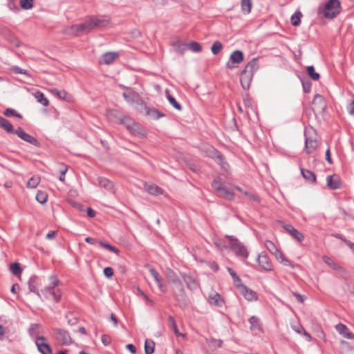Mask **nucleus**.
<instances>
[{"label":"nucleus","instance_id":"37998d69","mask_svg":"<svg viewBox=\"0 0 354 354\" xmlns=\"http://www.w3.org/2000/svg\"><path fill=\"white\" fill-rule=\"evenodd\" d=\"M209 150V153L208 154L209 156L212 157V158L216 159V160H219L221 161L223 160V156L219 153V151H218L213 147H210Z\"/></svg>","mask_w":354,"mask_h":354},{"label":"nucleus","instance_id":"58836bf2","mask_svg":"<svg viewBox=\"0 0 354 354\" xmlns=\"http://www.w3.org/2000/svg\"><path fill=\"white\" fill-rule=\"evenodd\" d=\"M189 48L194 53H198L202 50V46L201 44L196 41H192L187 44V49Z\"/></svg>","mask_w":354,"mask_h":354},{"label":"nucleus","instance_id":"09e8293b","mask_svg":"<svg viewBox=\"0 0 354 354\" xmlns=\"http://www.w3.org/2000/svg\"><path fill=\"white\" fill-rule=\"evenodd\" d=\"M20 6L23 9L29 10L33 6V0H20Z\"/></svg>","mask_w":354,"mask_h":354},{"label":"nucleus","instance_id":"13d9d810","mask_svg":"<svg viewBox=\"0 0 354 354\" xmlns=\"http://www.w3.org/2000/svg\"><path fill=\"white\" fill-rule=\"evenodd\" d=\"M68 171V167L66 165H62V168L60 170L59 180L64 181L65 178V174Z\"/></svg>","mask_w":354,"mask_h":354},{"label":"nucleus","instance_id":"69168bd1","mask_svg":"<svg viewBox=\"0 0 354 354\" xmlns=\"http://www.w3.org/2000/svg\"><path fill=\"white\" fill-rule=\"evenodd\" d=\"M234 283L235 286L240 290V286H245V285L241 283V280L239 277H237L234 279Z\"/></svg>","mask_w":354,"mask_h":354},{"label":"nucleus","instance_id":"f8f14e48","mask_svg":"<svg viewBox=\"0 0 354 354\" xmlns=\"http://www.w3.org/2000/svg\"><path fill=\"white\" fill-rule=\"evenodd\" d=\"M46 338L44 336H39L36 339V345L39 351L41 354H51L52 349L48 344L45 342Z\"/></svg>","mask_w":354,"mask_h":354},{"label":"nucleus","instance_id":"3c124183","mask_svg":"<svg viewBox=\"0 0 354 354\" xmlns=\"http://www.w3.org/2000/svg\"><path fill=\"white\" fill-rule=\"evenodd\" d=\"M4 115L7 117L15 116L18 118H21V115L17 113V111L12 109H7L4 111Z\"/></svg>","mask_w":354,"mask_h":354},{"label":"nucleus","instance_id":"c756f323","mask_svg":"<svg viewBox=\"0 0 354 354\" xmlns=\"http://www.w3.org/2000/svg\"><path fill=\"white\" fill-rule=\"evenodd\" d=\"M183 277L188 288H189L190 290L196 289L197 283L193 277L186 274L183 275Z\"/></svg>","mask_w":354,"mask_h":354},{"label":"nucleus","instance_id":"bf43d9fd","mask_svg":"<svg viewBox=\"0 0 354 354\" xmlns=\"http://www.w3.org/2000/svg\"><path fill=\"white\" fill-rule=\"evenodd\" d=\"M216 162L218 165H221V167L225 170L227 171L229 169L228 164L224 160V158L223 157V160H216Z\"/></svg>","mask_w":354,"mask_h":354},{"label":"nucleus","instance_id":"5701e85b","mask_svg":"<svg viewBox=\"0 0 354 354\" xmlns=\"http://www.w3.org/2000/svg\"><path fill=\"white\" fill-rule=\"evenodd\" d=\"M116 57L117 54L114 53H106L100 58V63L110 64L115 59Z\"/></svg>","mask_w":354,"mask_h":354},{"label":"nucleus","instance_id":"393cba45","mask_svg":"<svg viewBox=\"0 0 354 354\" xmlns=\"http://www.w3.org/2000/svg\"><path fill=\"white\" fill-rule=\"evenodd\" d=\"M98 183L101 187H104L105 189L108 191H112L113 189L114 185L113 182H111V180H108L106 178H98Z\"/></svg>","mask_w":354,"mask_h":354},{"label":"nucleus","instance_id":"f3484780","mask_svg":"<svg viewBox=\"0 0 354 354\" xmlns=\"http://www.w3.org/2000/svg\"><path fill=\"white\" fill-rule=\"evenodd\" d=\"M239 292L248 301H252L257 299V293L245 286H240Z\"/></svg>","mask_w":354,"mask_h":354},{"label":"nucleus","instance_id":"a211bd4d","mask_svg":"<svg viewBox=\"0 0 354 354\" xmlns=\"http://www.w3.org/2000/svg\"><path fill=\"white\" fill-rule=\"evenodd\" d=\"M285 230L293 238H295L296 240H297L299 242H301L304 239V236L302 233H301L299 231H298L297 229H295L292 225H285L283 226Z\"/></svg>","mask_w":354,"mask_h":354},{"label":"nucleus","instance_id":"a18cd8bd","mask_svg":"<svg viewBox=\"0 0 354 354\" xmlns=\"http://www.w3.org/2000/svg\"><path fill=\"white\" fill-rule=\"evenodd\" d=\"M98 243L100 246H102V248L109 250V251H111L114 253H115L116 254H119V250L118 248H116L114 246H112L111 245H109V243H104L101 241H98Z\"/></svg>","mask_w":354,"mask_h":354},{"label":"nucleus","instance_id":"1a4fd4ad","mask_svg":"<svg viewBox=\"0 0 354 354\" xmlns=\"http://www.w3.org/2000/svg\"><path fill=\"white\" fill-rule=\"evenodd\" d=\"M243 60V54L240 50L234 51L230 57V60L226 64V67L229 69L235 68L234 64H240Z\"/></svg>","mask_w":354,"mask_h":354},{"label":"nucleus","instance_id":"774afa93","mask_svg":"<svg viewBox=\"0 0 354 354\" xmlns=\"http://www.w3.org/2000/svg\"><path fill=\"white\" fill-rule=\"evenodd\" d=\"M126 348L132 353L136 354V348L131 344H128L126 346Z\"/></svg>","mask_w":354,"mask_h":354},{"label":"nucleus","instance_id":"79ce46f5","mask_svg":"<svg viewBox=\"0 0 354 354\" xmlns=\"http://www.w3.org/2000/svg\"><path fill=\"white\" fill-rule=\"evenodd\" d=\"M168 320L169 325L171 328L173 329L175 334L177 336H183V335L178 331L174 318L171 316H169L168 317Z\"/></svg>","mask_w":354,"mask_h":354},{"label":"nucleus","instance_id":"de8ad7c7","mask_svg":"<svg viewBox=\"0 0 354 354\" xmlns=\"http://www.w3.org/2000/svg\"><path fill=\"white\" fill-rule=\"evenodd\" d=\"M10 270L11 272L15 275L20 274L21 269L19 263H13L10 266Z\"/></svg>","mask_w":354,"mask_h":354},{"label":"nucleus","instance_id":"9d476101","mask_svg":"<svg viewBox=\"0 0 354 354\" xmlns=\"http://www.w3.org/2000/svg\"><path fill=\"white\" fill-rule=\"evenodd\" d=\"M55 338L62 344H70L72 343V338L67 331L61 328L55 330Z\"/></svg>","mask_w":354,"mask_h":354},{"label":"nucleus","instance_id":"0e129e2a","mask_svg":"<svg viewBox=\"0 0 354 354\" xmlns=\"http://www.w3.org/2000/svg\"><path fill=\"white\" fill-rule=\"evenodd\" d=\"M275 258L279 261V263H282L283 261V259H286V257H284V255L280 252L279 251L275 255H274Z\"/></svg>","mask_w":354,"mask_h":354},{"label":"nucleus","instance_id":"603ef678","mask_svg":"<svg viewBox=\"0 0 354 354\" xmlns=\"http://www.w3.org/2000/svg\"><path fill=\"white\" fill-rule=\"evenodd\" d=\"M336 329L342 335H344L345 333L348 330V328L347 327L342 324H338L337 326H336Z\"/></svg>","mask_w":354,"mask_h":354},{"label":"nucleus","instance_id":"aec40b11","mask_svg":"<svg viewBox=\"0 0 354 354\" xmlns=\"http://www.w3.org/2000/svg\"><path fill=\"white\" fill-rule=\"evenodd\" d=\"M208 301L211 305H214L215 306H222L223 304V301L221 299V295L217 292H212L208 296Z\"/></svg>","mask_w":354,"mask_h":354},{"label":"nucleus","instance_id":"20e7f679","mask_svg":"<svg viewBox=\"0 0 354 354\" xmlns=\"http://www.w3.org/2000/svg\"><path fill=\"white\" fill-rule=\"evenodd\" d=\"M340 12V2L338 0H329L324 6L318 8L317 14L327 19L335 17Z\"/></svg>","mask_w":354,"mask_h":354},{"label":"nucleus","instance_id":"c85d7f7f","mask_svg":"<svg viewBox=\"0 0 354 354\" xmlns=\"http://www.w3.org/2000/svg\"><path fill=\"white\" fill-rule=\"evenodd\" d=\"M0 127L5 129L8 133H14L13 127L8 120L0 116Z\"/></svg>","mask_w":354,"mask_h":354},{"label":"nucleus","instance_id":"7c9ffc66","mask_svg":"<svg viewBox=\"0 0 354 354\" xmlns=\"http://www.w3.org/2000/svg\"><path fill=\"white\" fill-rule=\"evenodd\" d=\"M241 10L245 14H249L251 12L252 3L251 0H241Z\"/></svg>","mask_w":354,"mask_h":354},{"label":"nucleus","instance_id":"b1692460","mask_svg":"<svg viewBox=\"0 0 354 354\" xmlns=\"http://www.w3.org/2000/svg\"><path fill=\"white\" fill-rule=\"evenodd\" d=\"M145 187L146 191L151 195H160L163 194L162 189L154 184H146Z\"/></svg>","mask_w":354,"mask_h":354},{"label":"nucleus","instance_id":"338daca9","mask_svg":"<svg viewBox=\"0 0 354 354\" xmlns=\"http://www.w3.org/2000/svg\"><path fill=\"white\" fill-rule=\"evenodd\" d=\"M57 235V231H50L47 234H46V239H53L55 238Z\"/></svg>","mask_w":354,"mask_h":354},{"label":"nucleus","instance_id":"2eb2a0df","mask_svg":"<svg viewBox=\"0 0 354 354\" xmlns=\"http://www.w3.org/2000/svg\"><path fill=\"white\" fill-rule=\"evenodd\" d=\"M149 272L153 277L154 281L157 283L160 291L165 292L167 290L166 286L163 283L162 277L159 274V273L152 267L149 268Z\"/></svg>","mask_w":354,"mask_h":354},{"label":"nucleus","instance_id":"864d4df0","mask_svg":"<svg viewBox=\"0 0 354 354\" xmlns=\"http://www.w3.org/2000/svg\"><path fill=\"white\" fill-rule=\"evenodd\" d=\"M209 343L214 348H219L222 346L223 341L221 339H209Z\"/></svg>","mask_w":354,"mask_h":354},{"label":"nucleus","instance_id":"a878e982","mask_svg":"<svg viewBox=\"0 0 354 354\" xmlns=\"http://www.w3.org/2000/svg\"><path fill=\"white\" fill-rule=\"evenodd\" d=\"M248 321L250 324V328L251 330H261V322L257 317L252 316Z\"/></svg>","mask_w":354,"mask_h":354},{"label":"nucleus","instance_id":"cd10ccee","mask_svg":"<svg viewBox=\"0 0 354 354\" xmlns=\"http://www.w3.org/2000/svg\"><path fill=\"white\" fill-rule=\"evenodd\" d=\"M301 173L303 176V177L309 182L315 183L316 180V176L315 174L311 171L310 170L304 169L303 168H301Z\"/></svg>","mask_w":354,"mask_h":354},{"label":"nucleus","instance_id":"6e6552de","mask_svg":"<svg viewBox=\"0 0 354 354\" xmlns=\"http://www.w3.org/2000/svg\"><path fill=\"white\" fill-rule=\"evenodd\" d=\"M41 285V280L37 276H32L28 281V288L30 291L35 293L39 298L42 299L41 295V290H39V286Z\"/></svg>","mask_w":354,"mask_h":354},{"label":"nucleus","instance_id":"680f3d73","mask_svg":"<svg viewBox=\"0 0 354 354\" xmlns=\"http://www.w3.org/2000/svg\"><path fill=\"white\" fill-rule=\"evenodd\" d=\"M347 111L349 114L354 115V101H351L347 106Z\"/></svg>","mask_w":354,"mask_h":354},{"label":"nucleus","instance_id":"412c9836","mask_svg":"<svg viewBox=\"0 0 354 354\" xmlns=\"http://www.w3.org/2000/svg\"><path fill=\"white\" fill-rule=\"evenodd\" d=\"M174 295L178 300H183L185 297V292L181 281L179 284H175L174 286Z\"/></svg>","mask_w":354,"mask_h":354},{"label":"nucleus","instance_id":"473e14b6","mask_svg":"<svg viewBox=\"0 0 354 354\" xmlns=\"http://www.w3.org/2000/svg\"><path fill=\"white\" fill-rule=\"evenodd\" d=\"M172 46L175 51L180 54H183L187 50V44H183L180 41L174 42Z\"/></svg>","mask_w":354,"mask_h":354},{"label":"nucleus","instance_id":"49530a36","mask_svg":"<svg viewBox=\"0 0 354 354\" xmlns=\"http://www.w3.org/2000/svg\"><path fill=\"white\" fill-rule=\"evenodd\" d=\"M307 72L310 78L313 80H318L319 78V73L315 71V68L313 66H309L307 67Z\"/></svg>","mask_w":354,"mask_h":354},{"label":"nucleus","instance_id":"4be33fe9","mask_svg":"<svg viewBox=\"0 0 354 354\" xmlns=\"http://www.w3.org/2000/svg\"><path fill=\"white\" fill-rule=\"evenodd\" d=\"M165 275L169 282L171 283L174 286L179 284V282L181 281L176 274L170 268H167Z\"/></svg>","mask_w":354,"mask_h":354},{"label":"nucleus","instance_id":"f257e3e1","mask_svg":"<svg viewBox=\"0 0 354 354\" xmlns=\"http://www.w3.org/2000/svg\"><path fill=\"white\" fill-rule=\"evenodd\" d=\"M111 18L107 15H95L88 17L84 23L74 25L71 28L79 34L90 32L93 30H103L109 27Z\"/></svg>","mask_w":354,"mask_h":354},{"label":"nucleus","instance_id":"39448f33","mask_svg":"<svg viewBox=\"0 0 354 354\" xmlns=\"http://www.w3.org/2000/svg\"><path fill=\"white\" fill-rule=\"evenodd\" d=\"M225 238L229 239V248L234 252L236 257L243 259L248 258L249 255L248 251L242 243L232 236L226 235Z\"/></svg>","mask_w":354,"mask_h":354},{"label":"nucleus","instance_id":"6ab92c4d","mask_svg":"<svg viewBox=\"0 0 354 354\" xmlns=\"http://www.w3.org/2000/svg\"><path fill=\"white\" fill-rule=\"evenodd\" d=\"M49 91L59 99L64 100L68 102L73 101V96L64 90L59 91L56 88H52L49 90Z\"/></svg>","mask_w":354,"mask_h":354},{"label":"nucleus","instance_id":"5fc2aeb1","mask_svg":"<svg viewBox=\"0 0 354 354\" xmlns=\"http://www.w3.org/2000/svg\"><path fill=\"white\" fill-rule=\"evenodd\" d=\"M104 274L106 277L110 278L113 275V270L111 267H106L104 269Z\"/></svg>","mask_w":354,"mask_h":354},{"label":"nucleus","instance_id":"4c0bfd02","mask_svg":"<svg viewBox=\"0 0 354 354\" xmlns=\"http://www.w3.org/2000/svg\"><path fill=\"white\" fill-rule=\"evenodd\" d=\"M266 248L270 251V252L274 256L279 251L277 246L271 241L267 240L265 241Z\"/></svg>","mask_w":354,"mask_h":354},{"label":"nucleus","instance_id":"e433bc0d","mask_svg":"<svg viewBox=\"0 0 354 354\" xmlns=\"http://www.w3.org/2000/svg\"><path fill=\"white\" fill-rule=\"evenodd\" d=\"M302 14L300 11L295 12L291 17V24L294 26H298L301 23Z\"/></svg>","mask_w":354,"mask_h":354},{"label":"nucleus","instance_id":"9b49d317","mask_svg":"<svg viewBox=\"0 0 354 354\" xmlns=\"http://www.w3.org/2000/svg\"><path fill=\"white\" fill-rule=\"evenodd\" d=\"M257 260L262 270H266V271L272 270L273 266H272L268 256L266 253H264V252L261 253L258 256Z\"/></svg>","mask_w":354,"mask_h":354},{"label":"nucleus","instance_id":"f03ea898","mask_svg":"<svg viewBox=\"0 0 354 354\" xmlns=\"http://www.w3.org/2000/svg\"><path fill=\"white\" fill-rule=\"evenodd\" d=\"M59 281L55 276H50L48 278V283L41 289V300L53 299L55 302H59L61 299V292L57 286Z\"/></svg>","mask_w":354,"mask_h":354},{"label":"nucleus","instance_id":"052dcab7","mask_svg":"<svg viewBox=\"0 0 354 354\" xmlns=\"http://www.w3.org/2000/svg\"><path fill=\"white\" fill-rule=\"evenodd\" d=\"M216 162L218 165H221V167L225 170L227 171L229 169L228 164L224 160V158L223 157V160H216Z\"/></svg>","mask_w":354,"mask_h":354},{"label":"nucleus","instance_id":"c9c22d12","mask_svg":"<svg viewBox=\"0 0 354 354\" xmlns=\"http://www.w3.org/2000/svg\"><path fill=\"white\" fill-rule=\"evenodd\" d=\"M323 261L326 264L335 270H341L342 268L327 256H323Z\"/></svg>","mask_w":354,"mask_h":354},{"label":"nucleus","instance_id":"423d86ee","mask_svg":"<svg viewBox=\"0 0 354 354\" xmlns=\"http://www.w3.org/2000/svg\"><path fill=\"white\" fill-rule=\"evenodd\" d=\"M212 187L216 192L217 196L225 199L232 201L234 194L232 189H228L219 179H214L212 182Z\"/></svg>","mask_w":354,"mask_h":354},{"label":"nucleus","instance_id":"4d7b16f0","mask_svg":"<svg viewBox=\"0 0 354 354\" xmlns=\"http://www.w3.org/2000/svg\"><path fill=\"white\" fill-rule=\"evenodd\" d=\"M123 97L126 100V101L130 104L133 103V93H123Z\"/></svg>","mask_w":354,"mask_h":354},{"label":"nucleus","instance_id":"7ed1b4c3","mask_svg":"<svg viewBox=\"0 0 354 354\" xmlns=\"http://www.w3.org/2000/svg\"><path fill=\"white\" fill-rule=\"evenodd\" d=\"M258 68L259 64L257 59H252L245 66L240 77L241 84L243 89L248 90L250 88L254 73L257 71Z\"/></svg>","mask_w":354,"mask_h":354},{"label":"nucleus","instance_id":"2f4dec72","mask_svg":"<svg viewBox=\"0 0 354 354\" xmlns=\"http://www.w3.org/2000/svg\"><path fill=\"white\" fill-rule=\"evenodd\" d=\"M155 343L151 339H146L145 343V354H153L154 352Z\"/></svg>","mask_w":354,"mask_h":354},{"label":"nucleus","instance_id":"bb28decb","mask_svg":"<svg viewBox=\"0 0 354 354\" xmlns=\"http://www.w3.org/2000/svg\"><path fill=\"white\" fill-rule=\"evenodd\" d=\"M234 189L243 193L249 200L259 202V198L255 194L247 190H243L239 187H234Z\"/></svg>","mask_w":354,"mask_h":354},{"label":"nucleus","instance_id":"8fccbe9b","mask_svg":"<svg viewBox=\"0 0 354 354\" xmlns=\"http://www.w3.org/2000/svg\"><path fill=\"white\" fill-rule=\"evenodd\" d=\"M221 49L222 44L221 42L218 41H215L211 48L212 52L214 55H217L221 51Z\"/></svg>","mask_w":354,"mask_h":354},{"label":"nucleus","instance_id":"0eeeda50","mask_svg":"<svg viewBox=\"0 0 354 354\" xmlns=\"http://www.w3.org/2000/svg\"><path fill=\"white\" fill-rule=\"evenodd\" d=\"M313 111L318 113H322L326 109V102L324 98L319 94H316L313 100Z\"/></svg>","mask_w":354,"mask_h":354},{"label":"nucleus","instance_id":"c03bdc74","mask_svg":"<svg viewBox=\"0 0 354 354\" xmlns=\"http://www.w3.org/2000/svg\"><path fill=\"white\" fill-rule=\"evenodd\" d=\"M47 194L42 191H39L36 195V200L41 204L45 203L47 201Z\"/></svg>","mask_w":354,"mask_h":354},{"label":"nucleus","instance_id":"dca6fc26","mask_svg":"<svg viewBox=\"0 0 354 354\" xmlns=\"http://www.w3.org/2000/svg\"><path fill=\"white\" fill-rule=\"evenodd\" d=\"M327 186L330 189H337L341 187V180L338 175L328 176L326 178Z\"/></svg>","mask_w":354,"mask_h":354},{"label":"nucleus","instance_id":"4468645a","mask_svg":"<svg viewBox=\"0 0 354 354\" xmlns=\"http://www.w3.org/2000/svg\"><path fill=\"white\" fill-rule=\"evenodd\" d=\"M15 133H16L20 138L24 140V141L32 144L35 146L38 145V141L36 138L30 136V134L26 133L21 127H19L15 130Z\"/></svg>","mask_w":354,"mask_h":354},{"label":"nucleus","instance_id":"a19ab883","mask_svg":"<svg viewBox=\"0 0 354 354\" xmlns=\"http://www.w3.org/2000/svg\"><path fill=\"white\" fill-rule=\"evenodd\" d=\"M167 97L170 104L172 105L176 109L180 111L182 109L181 105L176 100V99L167 92Z\"/></svg>","mask_w":354,"mask_h":354},{"label":"nucleus","instance_id":"e2e57ef3","mask_svg":"<svg viewBox=\"0 0 354 354\" xmlns=\"http://www.w3.org/2000/svg\"><path fill=\"white\" fill-rule=\"evenodd\" d=\"M141 295H142V297L145 299L147 305H149V306H151L155 305V303L153 302V301L151 300V299H149L145 293L141 292Z\"/></svg>","mask_w":354,"mask_h":354},{"label":"nucleus","instance_id":"6e6d98bb","mask_svg":"<svg viewBox=\"0 0 354 354\" xmlns=\"http://www.w3.org/2000/svg\"><path fill=\"white\" fill-rule=\"evenodd\" d=\"M102 342L104 345L108 346L111 344V337L107 335H103L101 337Z\"/></svg>","mask_w":354,"mask_h":354},{"label":"nucleus","instance_id":"f704fd0d","mask_svg":"<svg viewBox=\"0 0 354 354\" xmlns=\"http://www.w3.org/2000/svg\"><path fill=\"white\" fill-rule=\"evenodd\" d=\"M40 182V177L39 176H33L30 178L27 183V187L35 189L37 187Z\"/></svg>","mask_w":354,"mask_h":354},{"label":"nucleus","instance_id":"ea45409f","mask_svg":"<svg viewBox=\"0 0 354 354\" xmlns=\"http://www.w3.org/2000/svg\"><path fill=\"white\" fill-rule=\"evenodd\" d=\"M291 327L298 334L304 333V335L305 336H306L308 339L310 338V335L306 331V330L299 324H297L296 325L292 324Z\"/></svg>","mask_w":354,"mask_h":354},{"label":"nucleus","instance_id":"ddd939ff","mask_svg":"<svg viewBox=\"0 0 354 354\" xmlns=\"http://www.w3.org/2000/svg\"><path fill=\"white\" fill-rule=\"evenodd\" d=\"M305 136V150L308 154H310L317 149L318 142L316 138L308 137L307 136V131H306Z\"/></svg>","mask_w":354,"mask_h":354},{"label":"nucleus","instance_id":"72a5a7b5","mask_svg":"<svg viewBox=\"0 0 354 354\" xmlns=\"http://www.w3.org/2000/svg\"><path fill=\"white\" fill-rule=\"evenodd\" d=\"M35 97L37 99V102L42 105L47 106L49 104L48 100L45 97L43 93L40 91L36 92L35 94Z\"/></svg>","mask_w":354,"mask_h":354}]
</instances>
